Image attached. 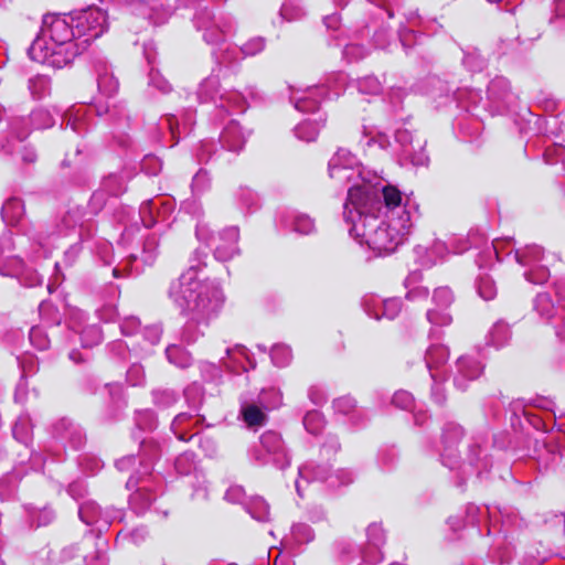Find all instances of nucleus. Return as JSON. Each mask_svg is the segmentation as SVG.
<instances>
[{"label": "nucleus", "mask_w": 565, "mask_h": 565, "mask_svg": "<svg viewBox=\"0 0 565 565\" xmlns=\"http://www.w3.org/2000/svg\"><path fill=\"white\" fill-rule=\"evenodd\" d=\"M465 429L449 422L444 425L440 435L439 459L443 466L458 471L463 478L476 471L478 476L491 467L486 434H473L463 444Z\"/></svg>", "instance_id": "obj_4"}, {"label": "nucleus", "mask_w": 565, "mask_h": 565, "mask_svg": "<svg viewBox=\"0 0 565 565\" xmlns=\"http://www.w3.org/2000/svg\"><path fill=\"white\" fill-rule=\"evenodd\" d=\"M376 461L383 471H391L397 465L398 452L393 446L382 447L377 452Z\"/></svg>", "instance_id": "obj_52"}, {"label": "nucleus", "mask_w": 565, "mask_h": 565, "mask_svg": "<svg viewBox=\"0 0 565 565\" xmlns=\"http://www.w3.org/2000/svg\"><path fill=\"white\" fill-rule=\"evenodd\" d=\"M83 216L82 209L74 207L66 212L54 232H46L32 225L26 230L25 235L32 241L35 253L40 254L43 249V256H47L55 237L75 235L79 241H84L90 236L93 224L88 220H84Z\"/></svg>", "instance_id": "obj_9"}, {"label": "nucleus", "mask_w": 565, "mask_h": 565, "mask_svg": "<svg viewBox=\"0 0 565 565\" xmlns=\"http://www.w3.org/2000/svg\"><path fill=\"white\" fill-rule=\"evenodd\" d=\"M201 103H214L218 107H228L237 113H244L248 107V98L253 103L264 100L263 93L256 86H247L245 93L228 90L221 93L218 75L212 74L204 78L198 88Z\"/></svg>", "instance_id": "obj_10"}, {"label": "nucleus", "mask_w": 565, "mask_h": 565, "mask_svg": "<svg viewBox=\"0 0 565 565\" xmlns=\"http://www.w3.org/2000/svg\"><path fill=\"white\" fill-rule=\"evenodd\" d=\"M33 424L28 414H22L14 423L12 433L13 437L21 444L28 446L32 438Z\"/></svg>", "instance_id": "obj_46"}, {"label": "nucleus", "mask_w": 565, "mask_h": 565, "mask_svg": "<svg viewBox=\"0 0 565 565\" xmlns=\"http://www.w3.org/2000/svg\"><path fill=\"white\" fill-rule=\"evenodd\" d=\"M29 89L34 98H43L50 94L51 82L45 75H36L29 79Z\"/></svg>", "instance_id": "obj_55"}, {"label": "nucleus", "mask_w": 565, "mask_h": 565, "mask_svg": "<svg viewBox=\"0 0 565 565\" xmlns=\"http://www.w3.org/2000/svg\"><path fill=\"white\" fill-rule=\"evenodd\" d=\"M130 11L143 15L153 24L164 23L170 14L163 2H127Z\"/></svg>", "instance_id": "obj_29"}, {"label": "nucleus", "mask_w": 565, "mask_h": 565, "mask_svg": "<svg viewBox=\"0 0 565 565\" xmlns=\"http://www.w3.org/2000/svg\"><path fill=\"white\" fill-rule=\"evenodd\" d=\"M255 458L262 465L271 462L279 469H285L290 463L280 435L273 430L265 431L260 436L259 448L255 452Z\"/></svg>", "instance_id": "obj_17"}, {"label": "nucleus", "mask_w": 565, "mask_h": 565, "mask_svg": "<svg viewBox=\"0 0 565 565\" xmlns=\"http://www.w3.org/2000/svg\"><path fill=\"white\" fill-rule=\"evenodd\" d=\"M78 548L76 545H68L58 551L47 550L45 551L47 563L56 565L70 562L75 557Z\"/></svg>", "instance_id": "obj_54"}, {"label": "nucleus", "mask_w": 565, "mask_h": 565, "mask_svg": "<svg viewBox=\"0 0 565 565\" xmlns=\"http://www.w3.org/2000/svg\"><path fill=\"white\" fill-rule=\"evenodd\" d=\"M195 235L200 242L213 249L214 258L218 262H230L241 254L237 226H227L215 233L207 223L199 222Z\"/></svg>", "instance_id": "obj_12"}, {"label": "nucleus", "mask_w": 565, "mask_h": 565, "mask_svg": "<svg viewBox=\"0 0 565 565\" xmlns=\"http://www.w3.org/2000/svg\"><path fill=\"white\" fill-rule=\"evenodd\" d=\"M449 359V350L443 344H431L425 354V366L430 374L431 381L443 375L440 369L446 364Z\"/></svg>", "instance_id": "obj_30"}, {"label": "nucleus", "mask_w": 565, "mask_h": 565, "mask_svg": "<svg viewBox=\"0 0 565 565\" xmlns=\"http://www.w3.org/2000/svg\"><path fill=\"white\" fill-rule=\"evenodd\" d=\"M76 333L79 334L82 345L85 348H92L102 342L103 334L99 326L93 323L85 327H81V324H76L72 322L71 327Z\"/></svg>", "instance_id": "obj_41"}, {"label": "nucleus", "mask_w": 565, "mask_h": 565, "mask_svg": "<svg viewBox=\"0 0 565 565\" xmlns=\"http://www.w3.org/2000/svg\"><path fill=\"white\" fill-rule=\"evenodd\" d=\"M52 437L73 449H79L85 443L83 429L68 418H61L52 425Z\"/></svg>", "instance_id": "obj_24"}, {"label": "nucleus", "mask_w": 565, "mask_h": 565, "mask_svg": "<svg viewBox=\"0 0 565 565\" xmlns=\"http://www.w3.org/2000/svg\"><path fill=\"white\" fill-rule=\"evenodd\" d=\"M303 426L308 433L312 435L319 434L324 426L322 414L318 411L308 412L303 417Z\"/></svg>", "instance_id": "obj_61"}, {"label": "nucleus", "mask_w": 565, "mask_h": 565, "mask_svg": "<svg viewBox=\"0 0 565 565\" xmlns=\"http://www.w3.org/2000/svg\"><path fill=\"white\" fill-rule=\"evenodd\" d=\"M211 186V178L206 170L200 169L192 179L191 189L193 194L200 195Z\"/></svg>", "instance_id": "obj_64"}, {"label": "nucleus", "mask_w": 565, "mask_h": 565, "mask_svg": "<svg viewBox=\"0 0 565 565\" xmlns=\"http://www.w3.org/2000/svg\"><path fill=\"white\" fill-rule=\"evenodd\" d=\"M270 359L274 365L278 367L288 366L292 360V351L286 344H275L270 349Z\"/></svg>", "instance_id": "obj_56"}, {"label": "nucleus", "mask_w": 565, "mask_h": 565, "mask_svg": "<svg viewBox=\"0 0 565 565\" xmlns=\"http://www.w3.org/2000/svg\"><path fill=\"white\" fill-rule=\"evenodd\" d=\"M343 207L350 235L377 255L394 252L405 241L418 212L417 204L394 185L373 192L352 189Z\"/></svg>", "instance_id": "obj_1"}, {"label": "nucleus", "mask_w": 565, "mask_h": 565, "mask_svg": "<svg viewBox=\"0 0 565 565\" xmlns=\"http://www.w3.org/2000/svg\"><path fill=\"white\" fill-rule=\"evenodd\" d=\"M347 81L344 74H337L334 83L311 86L306 88L289 87V99L298 111L315 113L323 99L337 97L341 93V85Z\"/></svg>", "instance_id": "obj_13"}, {"label": "nucleus", "mask_w": 565, "mask_h": 565, "mask_svg": "<svg viewBox=\"0 0 565 565\" xmlns=\"http://www.w3.org/2000/svg\"><path fill=\"white\" fill-rule=\"evenodd\" d=\"M245 510L258 522L269 521V505L260 497H252L246 503Z\"/></svg>", "instance_id": "obj_48"}, {"label": "nucleus", "mask_w": 565, "mask_h": 565, "mask_svg": "<svg viewBox=\"0 0 565 565\" xmlns=\"http://www.w3.org/2000/svg\"><path fill=\"white\" fill-rule=\"evenodd\" d=\"M454 302V294L448 287L436 288L431 297V306L426 311V319L429 322V338L439 339L440 328L448 327L452 322L449 308Z\"/></svg>", "instance_id": "obj_16"}, {"label": "nucleus", "mask_w": 565, "mask_h": 565, "mask_svg": "<svg viewBox=\"0 0 565 565\" xmlns=\"http://www.w3.org/2000/svg\"><path fill=\"white\" fill-rule=\"evenodd\" d=\"M534 308L542 318L550 320L562 310V305L556 306L548 292H540L535 298Z\"/></svg>", "instance_id": "obj_43"}, {"label": "nucleus", "mask_w": 565, "mask_h": 565, "mask_svg": "<svg viewBox=\"0 0 565 565\" xmlns=\"http://www.w3.org/2000/svg\"><path fill=\"white\" fill-rule=\"evenodd\" d=\"M423 252L427 254V260L424 264L430 266L439 260H444L445 256L449 253V248L445 242L436 239L430 247H416L417 254H422Z\"/></svg>", "instance_id": "obj_47"}, {"label": "nucleus", "mask_w": 565, "mask_h": 565, "mask_svg": "<svg viewBox=\"0 0 565 565\" xmlns=\"http://www.w3.org/2000/svg\"><path fill=\"white\" fill-rule=\"evenodd\" d=\"M202 264L203 262L199 260L198 264L191 265L173 280L168 296L192 320L209 324L220 313L225 298L215 280L200 277L199 268Z\"/></svg>", "instance_id": "obj_2"}, {"label": "nucleus", "mask_w": 565, "mask_h": 565, "mask_svg": "<svg viewBox=\"0 0 565 565\" xmlns=\"http://www.w3.org/2000/svg\"><path fill=\"white\" fill-rule=\"evenodd\" d=\"M266 43L267 41L264 36H253L239 45V52L244 57H253L265 50Z\"/></svg>", "instance_id": "obj_58"}, {"label": "nucleus", "mask_w": 565, "mask_h": 565, "mask_svg": "<svg viewBox=\"0 0 565 565\" xmlns=\"http://www.w3.org/2000/svg\"><path fill=\"white\" fill-rule=\"evenodd\" d=\"M168 361L178 367L184 369L191 364L190 354L180 345L171 344L166 349Z\"/></svg>", "instance_id": "obj_53"}, {"label": "nucleus", "mask_w": 565, "mask_h": 565, "mask_svg": "<svg viewBox=\"0 0 565 565\" xmlns=\"http://www.w3.org/2000/svg\"><path fill=\"white\" fill-rule=\"evenodd\" d=\"M362 307L365 313L375 319H382L383 299L377 295H365L362 298Z\"/></svg>", "instance_id": "obj_57"}, {"label": "nucleus", "mask_w": 565, "mask_h": 565, "mask_svg": "<svg viewBox=\"0 0 565 565\" xmlns=\"http://www.w3.org/2000/svg\"><path fill=\"white\" fill-rule=\"evenodd\" d=\"M315 540V532L310 525L306 523H295L291 526L288 543L294 545L308 544Z\"/></svg>", "instance_id": "obj_49"}, {"label": "nucleus", "mask_w": 565, "mask_h": 565, "mask_svg": "<svg viewBox=\"0 0 565 565\" xmlns=\"http://www.w3.org/2000/svg\"><path fill=\"white\" fill-rule=\"evenodd\" d=\"M198 419H194V416L190 413H180L178 414L171 423V430L179 440L188 441L195 437L196 434H191L188 436V428L192 427V425L196 424Z\"/></svg>", "instance_id": "obj_40"}, {"label": "nucleus", "mask_w": 565, "mask_h": 565, "mask_svg": "<svg viewBox=\"0 0 565 565\" xmlns=\"http://www.w3.org/2000/svg\"><path fill=\"white\" fill-rule=\"evenodd\" d=\"M41 33L42 36L31 44L29 56L34 62L53 68L68 65L86 47L74 41L77 32L71 13L44 15Z\"/></svg>", "instance_id": "obj_3"}, {"label": "nucleus", "mask_w": 565, "mask_h": 565, "mask_svg": "<svg viewBox=\"0 0 565 565\" xmlns=\"http://www.w3.org/2000/svg\"><path fill=\"white\" fill-rule=\"evenodd\" d=\"M156 494L147 487H139L129 498V507L136 514H143L151 505Z\"/></svg>", "instance_id": "obj_38"}, {"label": "nucleus", "mask_w": 565, "mask_h": 565, "mask_svg": "<svg viewBox=\"0 0 565 565\" xmlns=\"http://www.w3.org/2000/svg\"><path fill=\"white\" fill-rule=\"evenodd\" d=\"M452 95L458 105L467 110H471L482 102L480 92L472 88H458Z\"/></svg>", "instance_id": "obj_45"}, {"label": "nucleus", "mask_w": 565, "mask_h": 565, "mask_svg": "<svg viewBox=\"0 0 565 565\" xmlns=\"http://www.w3.org/2000/svg\"><path fill=\"white\" fill-rule=\"evenodd\" d=\"M359 142L365 151L374 148L386 150L391 146L388 136L375 125L362 126L361 139Z\"/></svg>", "instance_id": "obj_32"}, {"label": "nucleus", "mask_w": 565, "mask_h": 565, "mask_svg": "<svg viewBox=\"0 0 565 565\" xmlns=\"http://www.w3.org/2000/svg\"><path fill=\"white\" fill-rule=\"evenodd\" d=\"M256 399L264 409L271 411L281 406L282 393L278 387L269 386L263 388Z\"/></svg>", "instance_id": "obj_44"}, {"label": "nucleus", "mask_w": 565, "mask_h": 565, "mask_svg": "<svg viewBox=\"0 0 565 565\" xmlns=\"http://www.w3.org/2000/svg\"><path fill=\"white\" fill-rule=\"evenodd\" d=\"M184 397L189 406L198 411L204 397L202 386L196 382L192 383L184 390Z\"/></svg>", "instance_id": "obj_63"}, {"label": "nucleus", "mask_w": 565, "mask_h": 565, "mask_svg": "<svg viewBox=\"0 0 565 565\" xmlns=\"http://www.w3.org/2000/svg\"><path fill=\"white\" fill-rule=\"evenodd\" d=\"M200 324L206 326L204 322L194 321L189 317V321L184 324L181 331V340L186 344L196 342L200 337L203 335V332L199 328Z\"/></svg>", "instance_id": "obj_60"}, {"label": "nucleus", "mask_w": 565, "mask_h": 565, "mask_svg": "<svg viewBox=\"0 0 565 565\" xmlns=\"http://www.w3.org/2000/svg\"><path fill=\"white\" fill-rule=\"evenodd\" d=\"M487 94L484 107L497 113L505 111L516 99L509 81L502 76H497L490 82Z\"/></svg>", "instance_id": "obj_19"}, {"label": "nucleus", "mask_w": 565, "mask_h": 565, "mask_svg": "<svg viewBox=\"0 0 565 565\" xmlns=\"http://www.w3.org/2000/svg\"><path fill=\"white\" fill-rule=\"evenodd\" d=\"M511 335L510 326L503 320H498L489 330L488 343L499 349L509 343Z\"/></svg>", "instance_id": "obj_42"}, {"label": "nucleus", "mask_w": 565, "mask_h": 565, "mask_svg": "<svg viewBox=\"0 0 565 565\" xmlns=\"http://www.w3.org/2000/svg\"><path fill=\"white\" fill-rule=\"evenodd\" d=\"M323 125L324 119L322 115H318V117L313 119L309 118L298 124L294 129V134L297 139L306 142H311L317 139L318 134L320 129L323 127Z\"/></svg>", "instance_id": "obj_35"}, {"label": "nucleus", "mask_w": 565, "mask_h": 565, "mask_svg": "<svg viewBox=\"0 0 565 565\" xmlns=\"http://www.w3.org/2000/svg\"><path fill=\"white\" fill-rule=\"evenodd\" d=\"M175 471L179 475H189L195 470V456L193 452L185 451L178 456L174 461Z\"/></svg>", "instance_id": "obj_62"}, {"label": "nucleus", "mask_w": 565, "mask_h": 565, "mask_svg": "<svg viewBox=\"0 0 565 565\" xmlns=\"http://www.w3.org/2000/svg\"><path fill=\"white\" fill-rule=\"evenodd\" d=\"M95 71L99 93L107 97L114 96L119 88V82L114 76L111 67L106 61L98 60L95 64Z\"/></svg>", "instance_id": "obj_31"}, {"label": "nucleus", "mask_w": 565, "mask_h": 565, "mask_svg": "<svg viewBox=\"0 0 565 565\" xmlns=\"http://www.w3.org/2000/svg\"><path fill=\"white\" fill-rule=\"evenodd\" d=\"M366 546L356 547L352 542H341L339 553L342 557L351 554L359 555L361 562L358 565H377L382 562V546L385 544V531L380 523H371L366 527Z\"/></svg>", "instance_id": "obj_14"}, {"label": "nucleus", "mask_w": 565, "mask_h": 565, "mask_svg": "<svg viewBox=\"0 0 565 565\" xmlns=\"http://www.w3.org/2000/svg\"><path fill=\"white\" fill-rule=\"evenodd\" d=\"M512 252H514L516 263L526 268L523 275L529 282L540 285L548 279L550 270L545 264L547 257L542 248L537 245H531L515 249L511 238L494 239L491 245L479 253L476 262L480 268L490 267L493 258L501 262L504 256H509Z\"/></svg>", "instance_id": "obj_5"}, {"label": "nucleus", "mask_w": 565, "mask_h": 565, "mask_svg": "<svg viewBox=\"0 0 565 565\" xmlns=\"http://www.w3.org/2000/svg\"><path fill=\"white\" fill-rule=\"evenodd\" d=\"M54 124V119L49 110L35 109L29 118H13L10 122V136L19 142L28 138L31 132V126L36 129L49 128Z\"/></svg>", "instance_id": "obj_20"}, {"label": "nucleus", "mask_w": 565, "mask_h": 565, "mask_svg": "<svg viewBox=\"0 0 565 565\" xmlns=\"http://www.w3.org/2000/svg\"><path fill=\"white\" fill-rule=\"evenodd\" d=\"M476 289L481 299L489 301L497 296V286L494 280L488 274H480L476 280Z\"/></svg>", "instance_id": "obj_51"}, {"label": "nucleus", "mask_w": 565, "mask_h": 565, "mask_svg": "<svg viewBox=\"0 0 565 565\" xmlns=\"http://www.w3.org/2000/svg\"><path fill=\"white\" fill-rule=\"evenodd\" d=\"M483 371L482 362L473 355H462L456 361L454 385L465 391L469 382L477 380Z\"/></svg>", "instance_id": "obj_23"}, {"label": "nucleus", "mask_w": 565, "mask_h": 565, "mask_svg": "<svg viewBox=\"0 0 565 565\" xmlns=\"http://www.w3.org/2000/svg\"><path fill=\"white\" fill-rule=\"evenodd\" d=\"M195 29L202 33L203 41L212 46V56L218 67L236 68L241 63L235 47L225 45L226 36L232 32L234 23L222 15L216 17L212 8L199 6L193 17Z\"/></svg>", "instance_id": "obj_6"}, {"label": "nucleus", "mask_w": 565, "mask_h": 565, "mask_svg": "<svg viewBox=\"0 0 565 565\" xmlns=\"http://www.w3.org/2000/svg\"><path fill=\"white\" fill-rule=\"evenodd\" d=\"M162 335V327L160 324L146 326L139 332V335L129 340L127 347L137 356L147 358L154 352V348L159 344Z\"/></svg>", "instance_id": "obj_21"}, {"label": "nucleus", "mask_w": 565, "mask_h": 565, "mask_svg": "<svg viewBox=\"0 0 565 565\" xmlns=\"http://www.w3.org/2000/svg\"><path fill=\"white\" fill-rule=\"evenodd\" d=\"M267 412L257 399L249 398L246 395L241 396L239 416L248 428L256 430L265 426L268 420Z\"/></svg>", "instance_id": "obj_27"}, {"label": "nucleus", "mask_w": 565, "mask_h": 565, "mask_svg": "<svg viewBox=\"0 0 565 565\" xmlns=\"http://www.w3.org/2000/svg\"><path fill=\"white\" fill-rule=\"evenodd\" d=\"M423 274L418 270L412 271L405 279V298L409 301H420L428 297V288L419 285Z\"/></svg>", "instance_id": "obj_36"}, {"label": "nucleus", "mask_w": 565, "mask_h": 565, "mask_svg": "<svg viewBox=\"0 0 565 565\" xmlns=\"http://www.w3.org/2000/svg\"><path fill=\"white\" fill-rule=\"evenodd\" d=\"M90 111L92 108L84 105L72 106L64 113L62 125L70 128L72 135L82 136L89 129L87 117Z\"/></svg>", "instance_id": "obj_28"}, {"label": "nucleus", "mask_w": 565, "mask_h": 565, "mask_svg": "<svg viewBox=\"0 0 565 565\" xmlns=\"http://www.w3.org/2000/svg\"><path fill=\"white\" fill-rule=\"evenodd\" d=\"M194 124V113L192 110H186L182 116V124L180 122L179 118H177L174 115H166L163 118H161L159 122V131L160 134L157 136V140H160L162 138V131L167 130L172 140L174 146L178 143L180 135L182 132L190 131L192 125Z\"/></svg>", "instance_id": "obj_26"}, {"label": "nucleus", "mask_w": 565, "mask_h": 565, "mask_svg": "<svg viewBox=\"0 0 565 565\" xmlns=\"http://www.w3.org/2000/svg\"><path fill=\"white\" fill-rule=\"evenodd\" d=\"M71 13L77 38L86 36L82 45H86L90 40L99 38L107 29V13L95 4H90L82 10H74Z\"/></svg>", "instance_id": "obj_15"}, {"label": "nucleus", "mask_w": 565, "mask_h": 565, "mask_svg": "<svg viewBox=\"0 0 565 565\" xmlns=\"http://www.w3.org/2000/svg\"><path fill=\"white\" fill-rule=\"evenodd\" d=\"M329 177L338 184L349 185L348 200L350 202V191L359 189L363 192H373L384 185H388L385 181L365 168L361 167L359 160L351 151L339 149L329 160Z\"/></svg>", "instance_id": "obj_8"}, {"label": "nucleus", "mask_w": 565, "mask_h": 565, "mask_svg": "<svg viewBox=\"0 0 565 565\" xmlns=\"http://www.w3.org/2000/svg\"><path fill=\"white\" fill-rule=\"evenodd\" d=\"M358 90L363 95H377L382 92V82L372 75L364 76L356 82Z\"/></svg>", "instance_id": "obj_59"}, {"label": "nucleus", "mask_w": 565, "mask_h": 565, "mask_svg": "<svg viewBox=\"0 0 565 565\" xmlns=\"http://www.w3.org/2000/svg\"><path fill=\"white\" fill-rule=\"evenodd\" d=\"M173 206L169 199L154 198L145 201L138 212V217L145 228L153 226L160 221H166Z\"/></svg>", "instance_id": "obj_22"}, {"label": "nucleus", "mask_w": 565, "mask_h": 565, "mask_svg": "<svg viewBox=\"0 0 565 565\" xmlns=\"http://www.w3.org/2000/svg\"><path fill=\"white\" fill-rule=\"evenodd\" d=\"M124 514L120 509L102 510L95 501L90 500L78 507L79 519L87 525H95L99 533L108 529L114 521H121Z\"/></svg>", "instance_id": "obj_18"}, {"label": "nucleus", "mask_w": 565, "mask_h": 565, "mask_svg": "<svg viewBox=\"0 0 565 565\" xmlns=\"http://www.w3.org/2000/svg\"><path fill=\"white\" fill-rule=\"evenodd\" d=\"M426 139L423 137H416L415 142L399 154L402 160L408 161L414 167H426L429 162V157L426 152Z\"/></svg>", "instance_id": "obj_34"}, {"label": "nucleus", "mask_w": 565, "mask_h": 565, "mask_svg": "<svg viewBox=\"0 0 565 565\" xmlns=\"http://www.w3.org/2000/svg\"><path fill=\"white\" fill-rule=\"evenodd\" d=\"M1 215L6 224L18 225L24 215L23 202L18 198L7 200L2 205Z\"/></svg>", "instance_id": "obj_39"}, {"label": "nucleus", "mask_w": 565, "mask_h": 565, "mask_svg": "<svg viewBox=\"0 0 565 565\" xmlns=\"http://www.w3.org/2000/svg\"><path fill=\"white\" fill-rule=\"evenodd\" d=\"M354 480L352 470L342 468L331 471L330 465H320L316 461H308L298 468V479L295 481L296 491L303 497L307 486L313 482L326 483L329 488L348 486Z\"/></svg>", "instance_id": "obj_11"}, {"label": "nucleus", "mask_w": 565, "mask_h": 565, "mask_svg": "<svg viewBox=\"0 0 565 565\" xmlns=\"http://www.w3.org/2000/svg\"><path fill=\"white\" fill-rule=\"evenodd\" d=\"M252 131L249 129L243 128L237 120H231L223 129L220 142L222 147L231 152H239Z\"/></svg>", "instance_id": "obj_25"}, {"label": "nucleus", "mask_w": 565, "mask_h": 565, "mask_svg": "<svg viewBox=\"0 0 565 565\" xmlns=\"http://www.w3.org/2000/svg\"><path fill=\"white\" fill-rule=\"evenodd\" d=\"M159 456L157 445L142 440L141 443V458L139 460L142 475H150L153 460Z\"/></svg>", "instance_id": "obj_50"}, {"label": "nucleus", "mask_w": 565, "mask_h": 565, "mask_svg": "<svg viewBox=\"0 0 565 565\" xmlns=\"http://www.w3.org/2000/svg\"><path fill=\"white\" fill-rule=\"evenodd\" d=\"M120 222L126 223L125 218ZM139 231L137 221L131 224H125V230L121 234L120 244L125 248V256L119 265L113 269L115 277H119L121 271L127 275H139L146 266H151L158 256L159 239L154 234L143 235L140 238H135V232Z\"/></svg>", "instance_id": "obj_7"}, {"label": "nucleus", "mask_w": 565, "mask_h": 565, "mask_svg": "<svg viewBox=\"0 0 565 565\" xmlns=\"http://www.w3.org/2000/svg\"><path fill=\"white\" fill-rule=\"evenodd\" d=\"M99 189L109 198H117L127 189V177L122 172L109 173L102 179Z\"/></svg>", "instance_id": "obj_37"}, {"label": "nucleus", "mask_w": 565, "mask_h": 565, "mask_svg": "<svg viewBox=\"0 0 565 565\" xmlns=\"http://www.w3.org/2000/svg\"><path fill=\"white\" fill-rule=\"evenodd\" d=\"M281 223L300 235H310L316 232L315 220L302 212L291 211L281 217Z\"/></svg>", "instance_id": "obj_33"}]
</instances>
